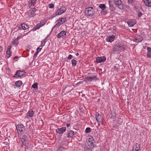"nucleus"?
Returning <instances> with one entry per match:
<instances>
[{"mask_svg":"<svg viewBox=\"0 0 151 151\" xmlns=\"http://www.w3.org/2000/svg\"><path fill=\"white\" fill-rule=\"evenodd\" d=\"M25 72L22 71L21 70H18L17 71L16 73L15 74L13 77L17 78L22 76L24 75L25 74Z\"/></svg>","mask_w":151,"mask_h":151,"instance_id":"6e6552de","label":"nucleus"},{"mask_svg":"<svg viewBox=\"0 0 151 151\" xmlns=\"http://www.w3.org/2000/svg\"><path fill=\"white\" fill-rule=\"evenodd\" d=\"M109 9H110L111 11H113L115 9V8L114 7V5L112 4V2L110 1H109Z\"/></svg>","mask_w":151,"mask_h":151,"instance_id":"6ab92c4d","label":"nucleus"},{"mask_svg":"<svg viewBox=\"0 0 151 151\" xmlns=\"http://www.w3.org/2000/svg\"><path fill=\"white\" fill-rule=\"evenodd\" d=\"M22 85V82L21 81H18L15 83V86L17 87H20Z\"/></svg>","mask_w":151,"mask_h":151,"instance_id":"4be33fe9","label":"nucleus"},{"mask_svg":"<svg viewBox=\"0 0 151 151\" xmlns=\"http://www.w3.org/2000/svg\"><path fill=\"white\" fill-rule=\"evenodd\" d=\"M41 27L40 24H38L33 28V30L34 31H35L37 29H39Z\"/></svg>","mask_w":151,"mask_h":151,"instance_id":"c756f323","label":"nucleus"},{"mask_svg":"<svg viewBox=\"0 0 151 151\" xmlns=\"http://www.w3.org/2000/svg\"><path fill=\"white\" fill-rule=\"evenodd\" d=\"M18 58V56H15L13 58V59L14 60L15 59H17Z\"/></svg>","mask_w":151,"mask_h":151,"instance_id":"09e8293b","label":"nucleus"},{"mask_svg":"<svg viewBox=\"0 0 151 151\" xmlns=\"http://www.w3.org/2000/svg\"><path fill=\"white\" fill-rule=\"evenodd\" d=\"M45 24V22H44L43 21H42V22L41 21L40 22V23H39V24H40V25L41 27L43 26V25H44V24Z\"/></svg>","mask_w":151,"mask_h":151,"instance_id":"ea45409f","label":"nucleus"},{"mask_svg":"<svg viewBox=\"0 0 151 151\" xmlns=\"http://www.w3.org/2000/svg\"><path fill=\"white\" fill-rule=\"evenodd\" d=\"M54 6V4H52L51 3L49 5V8H52Z\"/></svg>","mask_w":151,"mask_h":151,"instance_id":"79ce46f5","label":"nucleus"},{"mask_svg":"<svg viewBox=\"0 0 151 151\" xmlns=\"http://www.w3.org/2000/svg\"><path fill=\"white\" fill-rule=\"evenodd\" d=\"M70 125V124L69 123H68L66 124V126L67 127H69Z\"/></svg>","mask_w":151,"mask_h":151,"instance_id":"8fccbe9b","label":"nucleus"},{"mask_svg":"<svg viewBox=\"0 0 151 151\" xmlns=\"http://www.w3.org/2000/svg\"><path fill=\"white\" fill-rule=\"evenodd\" d=\"M74 132L72 130H70L68 134L67 137H71L74 135Z\"/></svg>","mask_w":151,"mask_h":151,"instance_id":"bb28decb","label":"nucleus"},{"mask_svg":"<svg viewBox=\"0 0 151 151\" xmlns=\"http://www.w3.org/2000/svg\"><path fill=\"white\" fill-rule=\"evenodd\" d=\"M115 37L114 35L110 36L106 39L107 41L109 42H111L114 40Z\"/></svg>","mask_w":151,"mask_h":151,"instance_id":"aec40b11","label":"nucleus"},{"mask_svg":"<svg viewBox=\"0 0 151 151\" xmlns=\"http://www.w3.org/2000/svg\"><path fill=\"white\" fill-rule=\"evenodd\" d=\"M150 0H143L145 5L148 7H151V2L149 1Z\"/></svg>","mask_w":151,"mask_h":151,"instance_id":"a211bd4d","label":"nucleus"},{"mask_svg":"<svg viewBox=\"0 0 151 151\" xmlns=\"http://www.w3.org/2000/svg\"><path fill=\"white\" fill-rule=\"evenodd\" d=\"M11 51H6V54L7 55H9L8 56H7L8 58H9L11 55Z\"/></svg>","mask_w":151,"mask_h":151,"instance_id":"c9c22d12","label":"nucleus"},{"mask_svg":"<svg viewBox=\"0 0 151 151\" xmlns=\"http://www.w3.org/2000/svg\"><path fill=\"white\" fill-rule=\"evenodd\" d=\"M136 148L135 150L136 151H138L140 150V145L139 144L137 143H136Z\"/></svg>","mask_w":151,"mask_h":151,"instance_id":"473e14b6","label":"nucleus"},{"mask_svg":"<svg viewBox=\"0 0 151 151\" xmlns=\"http://www.w3.org/2000/svg\"><path fill=\"white\" fill-rule=\"evenodd\" d=\"M11 48V47L10 46H8L7 47V51H10Z\"/></svg>","mask_w":151,"mask_h":151,"instance_id":"49530a36","label":"nucleus"},{"mask_svg":"<svg viewBox=\"0 0 151 151\" xmlns=\"http://www.w3.org/2000/svg\"><path fill=\"white\" fill-rule=\"evenodd\" d=\"M123 47L121 45H115L113 49V51L114 52H118L122 49Z\"/></svg>","mask_w":151,"mask_h":151,"instance_id":"f8f14e48","label":"nucleus"},{"mask_svg":"<svg viewBox=\"0 0 151 151\" xmlns=\"http://www.w3.org/2000/svg\"><path fill=\"white\" fill-rule=\"evenodd\" d=\"M42 48H40L39 47H38L37 49V50L38 51V53L42 49Z\"/></svg>","mask_w":151,"mask_h":151,"instance_id":"de8ad7c7","label":"nucleus"},{"mask_svg":"<svg viewBox=\"0 0 151 151\" xmlns=\"http://www.w3.org/2000/svg\"><path fill=\"white\" fill-rule=\"evenodd\" d=\"M147 57H151V48L149 47H147Z\"/></svg>","mask_w":151,"mask_h":151,"instance_id":"412c9836","label":"nucleus"},{"mask_svg":"<svg viewBox=\"0 0 151 151\" xmlns=\"http://www.w3.org/2000/svg\"><path fill=\"white\" fill-rule=\"evenodd\" d=\"M79 55V53H77L76 54V56H78V55Z\"/></svg>","mask_w":151,"mask_h":151,"instance_id":"864d4df0","label":"nucleus"},{"mask_svg":"<svg viewBox=\"0 0 151 151\" xmlns=\"http://www.w3.org/2000/svg\"><path fill=\"white\" fill-rule=\"evenodd\" d=\"M26 127L27 129H30V127H31V125L28 124V122H27L26 124Z\"/></svg>","mask_w":151,"mask_h":151,"instance_id":"e433bc0d","label":"nucleus"},{"mask_svg":"<svg viewBox=\"0 0 151 151\" xmlns=\"http://www.w3.org/2000/svg\"><path fill=\"white\" fill-rule=\"evenodd\" d=\"M96 120L97 121L98 124L100 125L101 123L102 124L103 117L99 113L97 114L96 116Z\"/></svg>","mask_w":151,"mask_h":151,"instance_id":"39448f33","label":"nucleus"},{"mask_svg":"<svg viewBox=\"0 0 151 151\" xmlns=\"http://www.w3.org/2000/svg\"><path fill=\"white\" fill-rule=\"evenodd\" d=\"M93 141H92V142H88V145L90 147V150H92V149H93L94 147V145Z\"/></svg>","mask_w":151,"mask_h":151,"instance_id":"393cba45","label":"nucleus"},{"mask_svg":"<svg viewBox=\"0 0 151 151\" xmlns=\"http://www.w3.org/2000/svg\"><path fill=\"white\" fill-rule=\"evenodd\" d=\"M72 56H73L71 55H70L68 58L67 59L68 60H70V59H71L72 58Z\"/></svg>","mask_w":151,"mask_h":151,"instance_id":"c03bdc74","label":"nucleus"},{"mask_svg":"<svg viewBox=\"0 0 151 151\" xmlns=\"http://www.w3.org/2000/svg\"><path fill=\"white\" fill-rule=\"evenodd\" d=\"M142 13L141 12L139 11L138 13L137 14H138V17H141V16H142Z\"/></svg>","mask_w":151,"mask_h":151,"instance_id":"a19ab883","label":"nucleus"},{"mask_svg":"<svg viewBox=\"0 0 151 151\" xmlns=\"http://www.w3.org/2000/svg\"><path fill=\"white\" fill-rule=\"evenodd\" d=\"M66 127H62L60 128H58L56 129V132L59 133L60 134L63 133L64 132L66 131Z\"/></svg>","mask_w":151,"mask_h":151,"instance_id":"2eb2a0df","label":"nucleus"},{"mask_svg":"<svg viewBox=\"0 0 151 151\" xmlns=\"http://www.w3.org/2000/svg\"><path fill=\"white\" fill-rule=\"evenodd\" d=\"M114 4L120 9H123V6L122 2L121 0H114Z\"/></svg>","mask_w":151,"mask_h":151,"instance_id":"423d86ee","label":"nucleus"},{"mask_svg":"<svg viewBox=\"0 0 151 151\" xmlns=\"http://www.w3.org/2000/svg\"><path fill=\"white\" fill-rule=\"evenodd\" d=\"M91 69L92 71H94L95 70V69L93 68H91Z\"/></svg>","mask_w":151,"mask_h":151,"instance_id":"3c124183","label":"nucleus"},{"mask_svg":"<svg viewBox=\"0 0 151 151\" xmlns=\"http://www.w3.org/2000/svg\"><path fill=\"white\" fill-rule=\"evenodd\" d=\"M97 74L95 73H88V76L86 77V79L88 81L91 82L93 81H96L98 80L97 78Z\"/></svg>","mask_w":151,"mask_h":151,"instance_id":"f257e3e1","label":"nucleus"},{"mask_svg":"<svg viewBox=\"0 0 151 151\" xmlns=\"http://www.w3.org/2000/svg\"><path fill=\"white\" fill-rule=\"evenodd\" d=\"M66 20V18L65 17L60 18L56 21L58 22V23L56 24L55 27H59L62 24L64 23L65 22Z\"/></svg>","mask_w":151,"mask_h":151,"instance_id":"20e7f679","label":"nucleus"},{"mask_svg":"<svg viewBox=\"0 0 151 151\" xmlns=\"http://www.w3.org/2000/svg\"><path fill=\"white\" fill-rule=\"evenodd\" d=\"M23 145L25 146H27L29 145V143L28 141V137L26 135H23L21 138Z\"/></svg>","mask_w":151,"mask_h":151,"instance_id":"7ed1b4c3","label":"nucleus"},{"mask_svg":"<svg viewBox=\"0 0 151 151\" xmlns=\"http://www.w3.org/2000/svg\"><path fill=\"white\" fill-rule=\"evenodd\" d=\"M34 114V112L32 110L29 111L27 114V116L29 117H32Z\"/></svg>","mask_w":151,"mask_h":151,"instance_id":"5701e85b","label":"nucleus"},{"mask_svg":"<svg viewBox=\"0 0 151 151\" xmlns=\"http://www.w3.org/2000/svg\"><path fill=\"white\" fill-rule=\"evenodd\" d=\"M19 37L17 38V39H15L12 42V44L14 45L15 46H16L18 44V39Z\"/></svg>","mask_w":151,"mask_h":151,"instance_id":"b1692460","label":"nucleus"},{"mask_svg":"<svg viewBox=\"0 0 151 151\" xmlns=\"http://www.w3.org/2000/svg\"><path fill=\"white\" fill-rule=\"evenodd\" d=\"M16 127L18 133L19 134L22 131V129L24 127L22 124H21L19 125H16Z\"/></svg>","mask_w":151,"mask_h":151,"instance_id":"9b49d317","label":"nucleus"},{"mask_svg":"<svg viewBox=\"0 0 151 151\" xmlns=\"http://www.w3.org/2000/svg\"><path fill=\"white\" fill-rule=\"evenodd\" d=\"M86 10V14L87 16H92L94 14V10L92 7H87Z\"/></svg>","mask_w":151,"mask_h":151,"instance_id":"f03ea898","label":"nucleus"},{"mask_svg":"<svg viewBox=\"0 0 151 151\" xmlns=\"http://www.w3.org/2000/svg\"><path fill=\"white\" fill-rule=\"evenodd\" d=\"M107 12V11L106 10H103V11L102 12V13L104 15L106 14Z\"/></svg>","mask_w":151,"mask_h":151,"instance_id":"a18cd8bd","label":"nucleus"},{"mask_svg":"<svg viewBox=\"0 0 151 151\" xmlns=\"http://www.w3.org/2000/svg\"><path fill=\"white\" fill-rule=\"evenodd\" d=\"M143 40V37L140 35H137L135 36V38L133 39L132 40L136 42L139 43L142 42Z\"/></svg>","mask_w":151,"mask_h":151,"instance_id":"1a4fd4ad","label":"nucleus"},{"mask_svg":"<svg viewBox=\"0 0 151 151\" xmlns=\"http://www.w3.org/2000/svg\"><path fill=\"white\" fill-rule=\"evenodd\" d=\"M127 2L129 4H132L133 6H135L137 4V1L136 0H128Z\"/></svg>","mask_w":151,"mask_h":151,"instance_id":"dca6fc26","label":"nucleus"},{"mask_svg":"<svg viewBox=\"0 0 151 151\" xmlns=\"http://www.w3.org/2000/svg\"><path fill=\"white\" fill-rule=\"evenodd\" d=\"M114 69H115L116 70H117L118 69V68H117L116 66H115Z\"/></svg>","mask_w":151,"mask_h":151,"instance_id":"603ef678","label":"nucleus"},{"mask_svg":"<svg viewBox=\"0 0 151 151\" xmlns=\"http://www.w3.org/2000/svg\"><path fill=\"white\" fill-rule=\"evenodd\" d=\"M71 63L72 66L73 67H75L76 65L77 61L76 60L73 59L71 61Z\"/></svg>","mask_w":151,"mask_h":151,"instance_id":"2f4dec72","label":"nucleus"},{"mask_svg":"<svg viewBox=\"0 0 151 151\" xmlns=\"http://www.w3.org/2000/svg\"><path fill=\"white\" fill-rule=\"evenodd\" d=\"M32 87L34 88H37L38 84L37 83H35L32 86Z\"/></svg>","mask_w":151,"mask_h":151,"instance_id":"72a5a7b5","label":"nucleus"},{"mask_svg":"<svg viewBox=\"0 0 151 151\" xmlns=\"http://www.w3.org/2000/svg\"><path fill=\"white\" fill-rule=\"evenodd\" d=\"M91 129L90 127H87L86 128L85 130V132L86 133H88L91 132Z\"/></svg>","mask_w":151,"mask_h":151,"instance_id":"f704fd0d","label":"nucleus"},{"mask_svg":"<svg viewBox=\"0 0 151 151\" xmlns=\"http://www.w3.org/2000/svg\"><path fill=\"white\" fill-rule=\"evenodd\" d=\"M38 50H37L36 52L35 53L34 56H33V58H35L37 57V54H38Z\"/></svg>","mask_w":151,"mask_h":151,"instance_id":"4c0bfd02","label":"nucleus"},{"mask_svg":"<svg viewBox=\"0 0 151 151\" xmlns=\"http://www.w3.org/2000/svg\"><path fill=\"white\" fill-rule=\"evenodd\" d=\"M37 0H31L30 1H29L28 3L30 6H34L36 4V1Z\"/></svg>","mask_w":151,"mask_h":151,"instance_id":"a878e982","label":"nucleus"},{"mask_svg":"<svg viewBox=\"0 0 151 151\" xmlns=\"http://www.w3.org/2000/svg\"><path fill=\"white\" fill-rule=\"evenodd\" d=\"M66 35V33L64 31H63L58 34L57 37L58 38H60L61 37Z\"/></svg>","mask_w":151,"mask_h":151,"instance_id":"f3484780","label":"nucleus"},{"mask_svg":"<svg viewBox=\"0 0 151 151\" xmlns=\"http://www.w3.org/2000/svg\"><path fill=\"white\" fill-rule=\"evenodd\" d=\"M110 118L112 119H114L116 117V114L115 113L111 112Z\"/></svg>","mask_w":151,"mask_h":151,"instance_id":"c85d7f7f","label":"nucleus"},{"mask_svg":"<svg viewBox=\"0 0 151 151\" xmlns=\"http://www.w3.org/2000/svg\"><path fill=\"white\" fill-rule=\"evenodd\" d=\"M21 26L24 30L26 29L29 28V26L24 23L22 24Z\"/></svg>","mask_w":151,"mask_h":151,"instance_id":"cd10ccee","label":"nucleus"},{"mask_svg":"<svg viewBox=\"0 0 151 151\" xmlns=\"http://www.w3.org/2000/svg\"><path fill=\"white\" fill-rule=\"evenodd\" d=\"M127 23L129 27H132L136 24V21L133 19L129 20Z\"/></svg>","mask_w":151,"mask_h":151,"instance_id":"4468645a","label":"nucleus"},{"mask_svg":"<svg viewBox=\"0 0 151 151\" xmlns=\"http://www.w3.org/2000/svg\"><path fill=\"white\" fill-rule=\"evenodd\" d=\"M92 141H94L92 137H90L88 139V142H92Z\"/></svg>","mask_w":151,"mask_h":151,"instance_id":"58836bf2","label":"nucleus"},{"mask_svg":"<svg viewBox=\"0 0 151 151\" xmlns=\"http://www.w3.org/2000/svg\"><path fill=\"white\" fill-rule=\"evenodd\" d=\"M38 10L36 9L35 8H34L33 9H31L29 12L28 14L29 16H31L32 17H33L35 16L36 14L35 13V12L37 11H38Z\"/></svg>","mask_w":151,"mask_h":151,"instance_id":"9d476101","label":"nucleus"},{"mask_svg":"<svg viewBox=\"0 0 151 151\" xmlns=\"http://www.w3.org/2000/svg\"><path fill=\"white\" fill-rule=\"evenodd\" d=\"M66 10V8L65 7H62L59 9L55 13L56 15H60L63 13Z\"/></svg>","mask_w":151,"mask_h":151,"instance_id":"0eeeda50","label":"nucleus"},{"mask_svg":"<svg viewBox=\"0 0 151 151\" xmlns=\"http://www.w3.org/2000/svg\"><path fill=\"white\" fill-rule=\"evenodd\" d=\"M106 60V58L104 56L98 57L96 59V62L97 63H101L104 62Z\"/></svg>","mask_w":151,"mask_h":151,"instance_id":"ddd939ff","label":"nucleus"},{"mask_svg":"<svg viewBox=\"0 0 151 151\" xmlns=\"http://www.w3.org/2000/svg\"><path fill=\"white\" fill-rule=\"evenodd\" d=\"M99 7L101 8L102 10H104L106 8L105 5L104 4H100Z\"/></svg>","mask_w":151,"mask_h":151,"instance_id":"7c9ffc66","label":"nucleus"},{"mask_svg":"<svg viewBox=\"0 0 151 151\" xmlns=\"http://www.w3.org/2000/svg\"><path fill=\"white\" fill-rule=\"evenodd\" d=\"M45 42H41V45L40 46V47H42L45 45Z\"/></svg>","mask_w":151,"mask_h":151,"instance_id":"37998d69","label":"nucleus"}]
</instances>
